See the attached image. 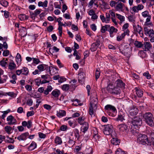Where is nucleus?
Masks as SVG:
<instances>
[{
	"mask_svg": "<svg viewBox=\"0 0 154 154\" xmlns=\"http://www.w3.org/2000/svg\"><path fill=\"white\" fill-rule=\"evenodd\" d=\"M93 152V150L91 147H89L86 149L85 152V154H92Z\"/></svg>",
	"mask_w": 154,
	"mask_h": 154,
	"instance_id": "42",
	"label": "nucleus"
},
{
	"mask_svg": "<svg viewBox=\"0 0 154 154\" xmlns=\"http://www.w3.org/2000/svg\"><path fill=\"white\" fill-rule=\"evenodd\" d=\"M5 130L7 133L10 134L11 130V128L10 126H7L5 127Z\"/></svg>",
	"mask_w": 154,
	"mask_h": 154,
	"instance_id": "48",
	"label": "nucleus"
},
{
	"mask_svg": "<svg viewBox=\"0 0 154 154\" xmlns=\"http://www.w3.org/2000/svg\"><path fill=\"white\" fill-rule=\"evenodd\" d=\"M125 37L124 34H122L120 36H118L117 37V40L118 41H120L122 40Z\"/></svg>",
	"mask_w": 154,
	"mask_h": 154,
	"instance_id": "49",
	"label": "nucleus"
},
{
	"mask_svg": "<svg viewBox=\"0 0 154 154\" xmlns=\"http://www.w3.org/2000/svg\"><path fill=\"white\" fill-rule=\"evenodd\" d=\"M142 114L139 113V115L135 116V126L139 127L142 124Z\"/></svg>",
	"mask_w": 154,
	"mask_h": 154,
	"instance_id": "9",
	"label": "nucleus"
},
{
	"mask_svg": "<svg viewBox=\"0 0 154 154\" xmlns=\"http://www.w3.org/2000/svg\"><path fill=\"white\" fill-rule=\"evenodd\" d=\"M154 30L152 29H151L148 32V33H146V34H148L149 37H152L154 35Z\"/></svg>",
	"mask_w": 154,
	"mask_h": 154,
	"instance_id": "56",
	"label": "nucleus"
},
{
	"mask_svg": "<svg viewBox=\"0 0 154 154\" xmlns=\"http://www.w3.org/2000/svg\"><path fill=\"white\" fill-rule=\"evenodd\" d=\"M18 17L21 20H27L28 18V16H27L24 14H20L19 15Z\"/></svg>",
	"mask_w": 154,
	"mask_h": 154,
	"instance_id": "39",
	"label": "nucleus"
},
{
	"mask_svg": "<svg viewBox=\"0 0 154 154\" xmlns=\"http://www.w3.org/2000/svg\"><path fill=\"white\" fill-rule=\"evenodd\" d=\"M16 67V65L13 60H11L8 66V68L10 70H12L15 69Z\"/></svg>",
	"mask_w": 154,
	"mask_h": 154,
	"instance_id": "19",
	"label": "nucleus"
},
{
	"mask_svg": "<svg viewBox=\"0 0 154 154\" xmlns=\"http://www.w3.org/2000/svg\"><path fill=\"white\" fill-rule=\"evenodd\" d=\"M110 14L109 13H106V23H108L110 20Z\"/></svg>",
	"mask_w": 154,
	"mask_h": 154,
	"instance_id": "55",
	"label": "nucleus"
},
{
	"mask_svg": "<svg viewBox=\"0 0 154 154\" xmlns=\"http://www.w3.org/2000/svg\"><path fill=\"white\" fill-rule=\"evenodd\" d=\"M76 139L74 137H69L68 143L70 147H72L75 143Z\"/></svg>",
	"mask_w": 154,
	"mask_h": 154,
	"instance_id": "16",
	"label": "nucleus"
},
{
	"mask_svg": "<svg viewBox=\"0 0 154 154\" xmlns=\"http://www.w3.org/2000/svg\"><path fill=\"white\" fill-rule=\"evenodd\" d=\"M66 111L64 110H60L57 112V116L59 117H62L66 115Z\"/></svg>",
	"mask_w": 154,
	"mask_h": 154,
	"instance_id": "23",
	"label": "nucleus"
},
{
	"mask_svg": "<svg viewBox=\"0 0 154 154\" xmlns=\"http://www.w3.org/2000/svg\"><path fill=\"white\" fill-rule=\"evenodd\" d=\"M0 4L5 7H7L8 4V2L6 0H3L0 1Z\"/></svg>",
	"mask_w": 154,
	"mask_h": 154,
	"instance_id": "46",
	"label": "nucleus"
},
{
	"mask_svg": "<svg viewBox=\"0 0 154 154\" xmlns=\"http://www.w3.org/2000/svg\"><path fill=\"white\" fill-rule=\"evenodd\" d=\"M119 49L121 53L128 57H130L131 49L128 45L125 44H121L119 45Z\"/></svg>",
	"mask_w": 154,
	"mask_h": 154,
	"instance_id": "4",
	"label": "nucleus"
},
{
	"mask_svg": "<svg viewBox=\"0 0 154 154\" xmlns=\"http://www.w3.org/2000/svg\"><path fill=\"white\" fill-rule=\"evenodd\" d=\"M100 43V42L98 40H97L95 42L93 43L91 45L90 50L92 51H96Z\"/></svg>",
	"mask_w": 154,
	"mask_h": 154,
	"instance_id": "11",
	"label": "nucleus"
},
{
	"mask_svg": "<svg viewBox=\"0 0 154 154\" xmlns=\"http://www.w3.org/2000/svg\"><path fill=\"white\" fill-rule=\"evenodd\" d=\"M119 129L120 131H127L128 126L127 125L122 124L119 125Z\"/></svg>",
	"mask_w": 154,
	"mask_h": 154,
	"instance_id": "22",
	"label": "nucleus"
},
{
	"mask_svg": "<svg viewBox=\"0 0 154 154\" xmlns=\"http://www.w3.org/2000/svg\"><path fill=\"white\" fill-rule=\"evenodd\" d=\"M108 31L109 32L110 37L112 38L114 36L113 33H116L118 31V29L116 28H115L114 26H111L110 27L109 26Z\"/></svg>",
	"mask_w": 154,
	"mask_h": 154,
	"instance_id": "13",
	"label": "nucleus"
},
{
	"mask_svg": "<svg viewBox=\"0 0 154 154\" xmlns=\"http://www.w3.org/2000/svg\"><path fill=\"white\" fill-rule=\"evenodd\" d=\"M7 94L13 97H16L17 95L13 92H9L7 93Z\"/></svg>",
	"mask_w": 154,
	"mask_h": 154,
	"instance_id": "58",
	"label": "nucleus"
},
{
	"mask_svg": "<svg viewBox=\"0 0 154 154\" xmlns=\"http://www.w3.org/2000/svg\"><path fill=\"white\" fill-rule=\"evenodd\" d=\"M58 23V30H59V32L60 34V36H61L62 33V24L63 23L61 22H60Z\"/></svg>",
	"mask_w": 154,
	"mask_h": 154,
	"instance_id": "32",
	"label": "nucleus"
},
{
	"mask_svg": "<svg viewBox=\"0 0 154 154\" xmlns=\"http://www.w3.org/2000/svg\"><path fill=\"white\" fill-rule=\"evenodd\" d=\"M109 27V25H105L104 26H102L101 29V32L102 33H104L106 31H108Z\"/></svg>",
	"mask_w": 154,
	"mask_h": 154,
	"instance_id": "30",
	"label": "nucleus"
},
{
	"mask_svg": "<svg viewBox=\"0 0 154 154\" xmlns=\"http://www.w3.org/2000/svg\"><path fill=\"white\" fill-rule=\"evenodd\" d=\"M85 118L83 117H80L78 119V122L80 125H83L85 122H87L85 121Z\"/></svg>",
	"mask_w": 154,
	"mask_h": 154,
	"instance_id": "26",
	"label": "nucleus"
},
{
	"mask_svg": "<svg viewBox=\"0 0 154 154\" xmlns=\"http://www.w3.org/2000/svg\"><path fill=\"white\" fill-rule=\"evenodd\" d=\"M28 132H26L22 134L20 136L17 137H15V138H17L19 141L24 140L26 139V137L29 135Z\"/></svg>",
	"mask_w": 154,
	"mask_h": 154,
	"instance_id": "15",
	"label": "nucleus"
},
{
	"mask_svg": "<svg viewBox=\"0 0 154 154\" xmlns=\"http://www.w3.org/2000/svg\"><path fill=\"white\" fill-rule=\"evenodd\" d=\"M79 81L80 82L81 81L82 82L83 81L85 80V74L83 72H80L79 74Z\"/></svg>",
	"mask_w": 154,
	"mask_h": 154,
	"instance_id": "29",
	"label": "nucleus"
},
{
	"mask_svg": "<svg viewBox=\"0 0 154 154\" xmlns=\"http://www.w3.org/2000/svg\"><path fill=\"white\" fill-rule=\"evenodd\" d=\"M27 125L26 126L27 128H30L32 125V122L31 120H30L29 121H28V122H27Z\"/></svg>",
	"mask_w": 154,
	"mask_h": 154,
	"instance_id": "63",
	"label": "nucleus"
},
{
	"mask_svg": "<svg viewBox=\"0 0 154 154\" xmlns=\"http://www.w3.org/2000/svg\"><path fill=\"white\" fill-rule=\"evenodd\" d=\"M78 52L76 49L74 50V52L73 55L76 57L75 59L77 60H79L80 59V57L78 55Z\"/></svg>",
	"mask_w": 154,
	"mask_h": 154,
	"instance_id": "45",
	"label": "nucleus"
},
{
	"mask_svg": "<svg viewBox=\"0 0 154 154\" xmlns=\"http://www.w3.org/2000/svg\"><path fill=\"white\" fill-rule=\"evenodd\" d=\"M67 126L66 125H62L60 128V130L63 131H65L66 130Z\"/></svg>",
	"mask_w": 154,
	"mask_h": 154,
	"instance_id": "61",
	"label": "nucleus"
},
{
	"mask_svg": "<svg viewBox=\"0 0 154 154\" xmlns=\"http://www.w3.org/2000/svg\"><path fill=\"white\" fill-rule=\"evenodd\" d=\"M124 5V4L121 2L119 3L116 6V10L118 11H123V7Z\"/></svg>",
	"mask_w": 154,
	"mask_h": 154,
	"instance_id": "24",
	"label": "nucleus"
},
{
	"mask_svg": "<svg viewBox=\"0 0 154 154\" xmlns=\"http://www.w3.org/2000/svg\"><path fill=\"white\" fill-rule=\"evenodd\" d=\"M94 96L95 97L91 96V102L90 103V107L89 109V114L90 115H92L94 113V111H95L97 109V98L96 94H94ZM93 94H92L93 96Z\"/></svg>",
	"mask_w": 154,
	"mask_h": 154,
	"instance_id": "1",
	"label": "nucleus"
},
{
	"mask_svg": "<svg viewBox=\"0 0 154 154\" xmlns=\"http://www.w3.org/2000/svg\"><path fill=\"white\" fill-rule=\"evenodd\" d=\"M52 89V88L51 85H49L48 86L46 89L44 90V93L46 95H48L49 94V92H50Z\"/></svg>",
	"mask_w": 154,
	"mask_h": 154,
	"instance_id": "37",
	"label": "nucleus"
},
{
	"mask_svg": "<svg viewBox=\"0 0 154 154\" xmlns=\"http://www.w3.org/2000/svg\"><path fill=\"white\" fill-rule=\"evenodd\" d=\"M105 109L108 115H111V113L109 111H111L113 112H115L116 110V109L114 106L110 105H107L105 106Z\"/></svg>",
	"mask_w": 154,
	"mask_h": 154,
	"instance_id": "8",
	"label": "nucleus"
},
{
	"mask_svg": "<svg viewBox=\"0 0 154 154\" xmlns=\"http://www.w3.org/2000/svg\"><path fill=\"white\" fill-rule=\"evenodd\" d=\"M135 90L136 91V93L138 97H141L143 95V91L140 89L136 87Z\"/></svg>",
	"mask_w": 154,
	"mask_h": 154,
	"instance_id": "31",
	"label": "nucleus"
},
{
	"mask_svg": "<svg viewBox=\"0 0 154 154\" xmlns=\"http://www.w3.org/2000/svg\"><path fill=\"white\" fill-rule=\"evenodd\" d=\"M143 8L144 6L142 4L138 5L137 6H135V12H138L139 11L142 9Z\"/></svg>",
	"mask_w": 154,
	"mask_h": 154,
	"instance_id": "41",
	"label": "nucleus"
},
{
	"mask_svg": "<svg viewBox=\"0 0 154 154\" xmlns=\"http://www.w3.org/2000/svg\"><path fill=\"white\" fill-rule=\"evenodd\" d=\"M37 146L36 143L34 141H32L28 147V149L30 151L34 150Z\"/></svg>",
	"mask_w": 154,
	"mask_h": 154,
	"instance_id": "25",
	"label": "nucleus"
},
{
	"mask_svg": "<svg viewBox=\"0 0 154 154\" xmlns=\"http://www.w3.org/2000/svg\"><path fill=\"white\" fill-rule=\"evenodd\" d=\"M143 75L146 77L147 79H150L151 78V75H150L148 72H144L143 74Z\"/></svg>",
	"mask_w": 154,
	"mask_h": 154,
	"instance_id": "51",
	"label": "nucleus"
},
{
	"mask_svg": "<svg viewBox=\"0 0 154 154\" xmlns=\"http://www.w3.org/2000/svg\"><path fill=\"white\" fill-rule=\"evenodd\" d=\"M143 117L145 119V122L149 125L152 126L153 124V118L152 113L146 112L144 114Z\"/></svg>",
	"mask_w": 154,
	"mask_h": 154,
	"instance_id": "5",
	"label": "nucleus"
},
{
	"mask_svg": "<svg viewBox=\"0 0 154 154\" xmlns=\"http://www.w3.org/2000/svg\"><path fill=\"white\" fill-rule=\"evenodd\" d=\"M107 88H108V90L109 91V89H110L111 88H112L113 87L112 86V83L109 82H108L107 83Z\"/></svg>",
	"mask_w": 154,
	"mask_h": 154,
	"instance_id": "62",
	"label": "nucleus"
},
{
	"mask_svg": "<svg viewBox=\"0 0 154 154\" xmlns=\"http://www.w3.org/2000/svg\"><path fill=\"white\" fill-rule=\"evenodd\" d=\"M55 143L58 144H61L62 143L61 139L59 137L57 136L55 139Z\"/></svg>",
	"mask_w": 154,
	"mask_h": 154,
	"instance_id": "38",
	"label": "nucleus"
},
{
	"mask_svg": "<svg viewBox=\"0 0 154 154\" xmlns=\"http://www.w3.org/2000/svg\"><path fill=\"white\" fill-rule=\"evenodd\" d=\"M73 132L75 136L74 138L75 139L77 138V140H79L80 137L79 130L75 128L73 130Z\"/></svg>",
	"mask_w": 154,
	"mask_h": 154,
	"instance_id": "20",
	"label": "nucleus"
},
{
	"mask_svg": "<svg viewBox=\"0 0 154 154\" xmlns=\"http://www.w3.org/2000/svg\"><path fill=\"white\" fill-rule=\"evenodd\" d=\"M151 136L152 137L151 139L152 141H151V145H153L154 146V133H151Z\"/></svg>",
	"mask_w": 154,
	"mask_h": 154,
	"instance_id": "64",
	"label": "nucleus"
},
{
	"mask_svg": "<svg viewBox=\"0 0 154 154\" xmlns=\"http://www.w3.org/2000/svg\"><path fill=\"white\" fill-rule=\"evenodd\" d=\"M116 16L117 18L119 19L120 20L119 23L121 24L122 23V22L125 20V17L124 16L121 15L120 14H116Z\"/></svg>",
	"mask_w": 154,
	"mask_h": 154,
	"instance_id": "33",
	"label": "nucleus"
},
{
	"mask_svg": "<svg viewBox=\"0 0 154 154\" xmlns=\"http://www.w3.org/2000/svg\"><path fill=\"white\" fill-rule=\"evenodd\" d=\"M37 68L40 71V72L46 70L48 72H49V73L51 75H53L51 72V69H53L52 66H49L46 64H41L38 65Z\"/></svg>",
	"mask_w": 154,
	"mask_h": 154,
	"instance_id": "6",
	"label": "nucleus"
},
{
	"mask_svg": "<svg viewBox=\"0 0 154 154\" xmlns=\"http://www.w3.org/2000/svg\"><path fill=\"white\" fill-rule=\"evenodd\" d=\"M74 122V120H70L68 122L69 125L72 128H74L75 127V126L73 125V123Z\"/></svg>",
	"mask_w": 154,
	"mask_h": 154,
	"instance_id": "60",
	"label": "nucleus"
},
{
	"mask_svg": "<svg viewBox=\"0 0 154 154\" xmlns=\"http://www.w3.org/2000/svg\"><path fill=\"white\" fill-rule=\"evenodd\" d=\"M149 27L145 26L144 27V30L145 34H146V33H148V32L151 30V29L149 28Z\"/></svg>",
	"mask_w": 154,
	"mask_h": 154,
	"instance_id": "59",
	"label": "nucleus"
},
{
	"mask_svg": "<svg viewBox=\"0 0 154 154\" xmlns=\"http://www.w3.org/2000/svg\"><path fill=\"white\" fill-rule=\"evenodd\" d=\"M143 44L141 42L135 41V47L138 48H141L143 47Z\"/></svg>",
	"mask_w": 154,
	"mask_h": 154,
	"instance_id": "44",
	"label": "nucleus"
},
{
	"mask_svg": "<svg viewBox=\"0 0 154 154\" xmlns=\"http://www.w3.org/2000/svg\"><path fill=\"white\" fill-rule=\"evenodd\" d=\"M147 18H146V21L145 23V24L146 26H148L149 25H151L152 26H153V24L152 23H148V22L150 21V20L151 19V16L150 15H149L147 17Z\"/></svg>",
	"mask_w": 154,
	"mask_h": 154,
	"instance_id": "36",
	"label": "nucleus"
},
{
	"mask_svg": "<svg viewBox=\"0 0 154 154\" xmlns=\"http://www.w3.org/2000/svg\"><path fill=\"white\" fill-rule=\"evenodd\" d=\"M16 61L17 63H20L22 60L20 54L17 53L16 57Z\"/></svg>",
	"mask_w": 154,
	"mask_h": 154,
	"instance_id": "40",
	"label": "nucleus"
},
{
	"mask_svg": "<svg viewBox=\"0 0 154 154\" xmlns=\"http://www.w3.org/2000/svg\"><path fill=\"white\" fill-rule=\"evenodd\" d=\"M112 131V126L111 125L108 124L105 126L103 132L105 134L109 135L110 134Z\"/></svg>",
	"mask_w": 154,
	"mask_h": 154,
	"instance_id": "7",
	"label": "nucleus"
},
{
	"mask_svg": "<svg viewBox=\"0 0 154 154\" xmlns=\"http://www.w3.org/2000/svg\"><path fill=\"white\" fill-rule=\"evenodd\" d=\"M82 126V132L85 133L87 131L88 128V124L87 122H85L84 124H83Z\"/></svg>",
	"mask_w": 154,
	"mask_h": 154,
	"instance_id": "27",
	"label": "nucleus"
},
{
	"mask_svg": "<svg viewBox=\"0 0 154 154\" xmlns=\"http://www.w3.org/2000/svg\"><path fill=\"white\" fill-rule=\"evenodd\" d=\"M136 30H135V31H136V32H138L139 34H141L142 35L141 36H142V35H143V33L141 31V28L140 26L139 25H137V27H136ZM135 34H136V32L135 31Z\"/></svg>",
	"mask_w": 154,
	"mask_h": 154,
	"instance_id": "43",
	"label": "nucleus"
},
{
	"mask_svg": "<svg viewBox=\"0 0 154 154\" xmlns=\"http://www.w3.org/2000/svg\"><path fill=\"white\" fill-rule=\"evenodd\" d=\"M135 110L134 108L130 109L129 110V114L128 122L131 125V131L133 134L134 133L135 129Z\"/></svg>",
	"mask_w": 154,
	"mask_h": 154,
	"instance_id": "3",
	"label": "nucleus"
},
{
	"mask_svg": "<svg viewBox=\"0 0 154 154\" xmlns=\"http://www.w3.org/2000/svg\"><path fill=\"white\" fill-rule=\"evenodd\" d=\"M51 94L55 97L57 98L59 96L60 94V92L59 90L55 89L52 91Z\"/></svg>",
	"mask_w": 154,
	"mask_h": 154,
	"instance_id": "21",
	"label": "nucleus"
},
{
	"mask_svg": "<svg viewBox=\"0 0 154 154\" xmlns=\"http://www.w3.org/2000/svg\"><path fill=\"white\" fill-rule=\"evenodd\" d=\"M35 82L36 85L39 86L41 84V81L39 78H38L35 80Z\"/></svg>",
	"mask_w": 154,
	"mask_h": 154,
	"instance_id": "53",
	"label": "nucleus"
},
{
	"mask_svg": "<svg viewBox=\"0 0 154 154\" xmlns=\"http://www.w3.org/2000/svg\"><path fill=\"white\" fill-rule=\"evenodd\" d=\"M33 59V63L36 64H38L40 62V61L38 58H32Z\"/></svg>",
	"mask_w": 154,
	"mask_h": 154,
	"instance_id": "54",
	"label": "nucleus"
},
{
	"mask_svg": "<svg viewBox=\"0 0 154 154\" xmlns=\"http://www.w3.org/2000/svg\"><path fill=\"white\" fill-rule=\"evenodd\" d=\"M53 50L55 52H57L59 51V49L57 48L55 46H54L52 48H49V51L50 53L52 54V53H53L54 52L53 51Z\"/></svg>",
	"mask_w": 154,
	"mask_h": 154,
	"instance_id": "35",
	"label": "nucleus"
},
{
	"mask_svg": "<svg viewBox=\"0 0 154 154\" xmlns=\"http://www.w3.org/2000/svg\"><path fill=\"white\" fill-rule=\"evenodd\" d=\"M143 45V48L146 51H149L152 47V45L149 42H144Z\"/></svg>",
	"mask_w": 154,
	"mask_h": 154,
	"instance_id": "14",
	"label": "nucleus"
},
{
	"mask_svg": "<svg viewBox=\"0 0 154 154\" xmlns=\"http://www.w3.org/2000/svg\"><path fill=\"white\" fill-rule=\"evenodd\" d=\"M124 120L125 119L124 118V116L121 115H119L117 118L116 119V120L117 121H122Z\"/></svg>",
	"mask_w": 154,
	"mask_h": 154,
	"instance_id": "52",
	"label": "nucleus"
},
{
	"mask_svg": "<svg viewBox=\"0 0 154 154\" xmlns=\"http://www.w3.org/2000/svg\"><path fill=\"white\" fill-rule=\"evenodd\" d=\"M22 71V74L26 75H27L29 72L28 69L26 67H23L21 69Z\"/></svg>",
	"mask_w": 154,
	"mask_h": 154,
	"instance_id": "34",
	"label": "nucleus"
},
{
	"mask_svg": "<svg viewBox=\"0 0 154 154\" xmlns=\"http://www.w3.org/2000/svg\"><path fill=\"white\" fill-rule=\"evenodd\" d=\"M137 131L136 132L135 131V136L137 137V142L143 144H147L148 145H151V142L149 141L146 135L144 134H142L139 133H137Z\"/></svg>",
	"mask_w": 154,
	"mask_h": 154,
	"instance_id": "2",
	"label": "nucleus"
},
{
	"mask_svg": "<svg viewBox=\"0 0 154 154\" xmlns=\"http://www.w3.org/2000/svg\"><path fill=\"white\" fill-rule=\"evenodd\" d=\"M116 86L118 88H123L125 86V84L122 81L119 79H118L116 82Z\"/></svg>",
	"mask_w": 154,
	"mask_h": 154,
	"instance_id": "18",
	"label": "nucleus"
},
{
	"mask_svg": "<svg viewBox=\"0 0 154 154\" xmlns=\"http://www.w3.org/2000/svg\"><path fill=\"white\" fill-rule=\"evenodd\" d=\"M7 121L8 122L9 125H15L16 124L17 120L16 119L11 115L8 116L7 119Z\"/></svg>",
	"mask_w": 154,
	"mask_h": 154,
	"instance_id": "10",
	"label": "nucleus"
},
{
	"mask_svg": "<svg viewBox=\"0 0 154 154\" xmlns=\"http://www.w3.org/2000/svg\"><path fill=\"white\" fill-rule=\"evenodd\" d=\"M69 89V85L68 84L64 85L62 86V89L64 91H68Z\"/></svg>",
	"mask_w": 154,
	"mask_h": 154,
	"instance_id": "50",
	"label": "nucleus"
},
{
	"mask_svg": "<svg viewBox=\"0 0 154 154\" xmlns=\"http://www.w3.org/2000/svg\"><path fill=\"white\" fill-rule=\"evenodd\" d=\"M116 154H126L125 152L120 148L118 149L116 151Z\"/></svg>",
	"mask_w": 154,
	"mask_h": 154,
	"instance_id": "47",
	"label": "nucleus"
},
{
	"mask_svg": "<svg viewBox=\"0 0 154 154\" xmlns=\"http://www.w3.org/2000/svg\"><path fill=\"white\" fill-rule=\"evenodd\" d=\"M8 59L7 58H4L3 59L0 61V65L6 68V66H7V61Z\"/></svg>",
	"mask_w": 154,
	"mask_h": 154,
	"instance_id": "17",
	"label": "nucleus"
},
{
	"mask_svg": "<svg viewBox=\"0 0 154 154\" xmlns=\"http://www.w3.org/2000/svg\"><path fill=\"white\" fill-rule=\"evenodd\" d=\"M111 143L113 145H118L120 143V140L117 138H113L111 140Z\"/></svg>",
	"mask_w": 154,
	"mask_h": 154,
	"instance_id": "28",
	"label": "nucleus"
},
{
	"mask_svg": "<svg viewBox=\"0 0 154 154\" xmlns=\"http://www.w3.org/2000/svg\"><path fill=\"white\" fill-rule=\"evenodd\" d=\"M109 92L112 94H119L121 92V90L119 88L116 87H113L110 89L109 90Z\"/></svg>",
	"mask_w": 154,
	"mask_h": 154,
	"instance_id": "12",
	"label": "nucleus"
},
{
	"mask_svg": "<svg viewBox=\"0 0 154 154\" xmlns=\"http://www.w3.org/2000/svg\"><path fill=\"white\" fill-rule=\"evenodd\" d=\"M33 103V101L31 99H29L27 100L26 104L27 105L31 106L32 105Z\"/></svg>",
	"mask_w": 154,
	"mask_h": 154,
	"instance_id": "57",
	"label": "nucleus"
}]
</instances>
